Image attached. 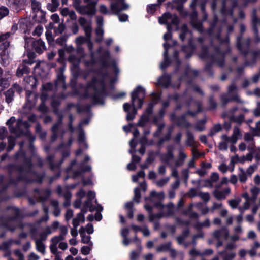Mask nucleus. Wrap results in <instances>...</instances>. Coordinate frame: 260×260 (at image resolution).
Returning <instances> with one entry per match:
<instances>
[{"label":"nucleus","instance_id":"nucleus-64","mask_svg":"<svg viewBox=\"0 0 260 260\" xmlns=\"http://www.w3.org/2000/svg\"><path fill=\"white\" fill-rule=\"evenodd\" d=\"M13 244V240L3 242L0 246V249L2 250H9L10 247Z\"/></svg>","mask_w":260,"mask_h":260},{"label":"nucleus","instance_id":"nucleus-2","mask_svg":"<svg viewBox=\"0 0 260 260\" xmlns=\"http://www.w3.org/2000/svg\"><path fill=\"white\" fill-rule=\"evenodd\" d=\"M237 5L236 0L223 1L221 14L225 19L222 22L221 27L217 28L216 26L218 22V18L216 15H214L213 22L211 24L210 29L207 31L208 34L213 38L211 45L209 48L202 47V52L199 54L202 59L211 61L220 67L223 66L225 53L230 51L229 38L226 37L224 40H222L221 38V33L225 27L226 28L228 34L233 31V26L228 25L227 21L231 20L234 23L237 22V19L234 18L233 15V8Z\"/></svg>","mask_w":260,"mask_h":260},{"label":"nucleus","instance_id":"nucleus-12","mask_svg":"<svg viewBox=\"0 0 260 260\" xmlns=\"http://www.w3.org/2000/svg\"><path fill=\"white\" fill-rule=\"evenodd\" d=\"M60 102L59 100L53 99L51 103V106L53 108V112L59 116L58 120L57 123L54 124L52 127V135L51 138L52 142H54L56 140L58 136V132L60 129L62 123L63 117L61 116H59L58 114V110L57 109L58 107L60 105Z\"/></svg>","mask_w":260,"mask_h":260},{"label":"nucleus","instance_id":"nucleus-16","mask_svg":"<svg viewBox=\"0 0 260 260\" xmlns=\"http://www.w3.org/2000/svg\"><path fill=\"white\" fill-rule=\"evenodd\" d=\"M158 21L160 24H166L167 29L169 30L172 29V26L173 25L178 26L179 23V19L176 15H173L170 13H166L159 18Z\"/></svg>","mask_w":260,"mask_h":260},{"label":"nucleus","instance_id":"nucleus-50","mask_svg":"<svg viewBox=\"0 0 260 260\" xmlns=\"http://www.w3.org/2000/svg\"><path fill=\"white\" fill-rule=\"evenodd\" d=\"M29 72V69L25 65L20 66L17 71L16 75L18 77H21L25 74H27Z\"/></svg>","mask_w":260,"mask_h":260},{"label":"nucleus","instance_id":"nucleus-47","mask_svg":"<svg viewBox=\"0 0 260 260\" xmlns=\"http://www.w3.org/2000/svg\"><path fill=\"white\" fill-rule=\"evenodd\" d=\"M52 231L51 229V228L50 226H47L46 227L43 231L41 232L39 235L40 238L38 240H41V241H43L44 240H45L47 237V236L52 234Z\"/></svg>","mask_w":260,"mask_h":260},{"label":"nucleus","instance_id":"nucleus-8","mask_svg":"<svg viewBox=\"0 0 260 260\" xmlns=\"http://www.w3.org/2000/svg\"><path fill=\"white\" fill-rule=\"evenodd\" d=\"M72 142L73 140L72 138H71L69 140V144L68 146L63 143L61 144L59 146L58 150L61 152L63 158L59 161V162L58 164L53 163V160L54 158L53 155H49L47 156V160L49 162L51 170H54L55 169H58V168H59L60 166L63 161V158L66 157H68L70 155L69 147L71 146V145L72 144Z\"/></svg>","mask_w":260,"mask_h":260},{"label":"nucleus","instance_id":"nucleus-38","mask_svg":"<svg viewBox=\"0 0 260 260\" xmlns=\"http://www.w3.org/2000/svg\"><path fill=\"white\" fill-rule=\"evenodd\" d=\"M64 240V239L59 235L53 237L51 239V243L49 246L50 250L53 251L58 250L57 245H59V243Z\"/></svg>","mask_w":260,"mask_h":260},{"label":"nucleus","instance_id":"nucleus-18","mask_svg":"<svg viewBox=\"0 0 260 260\" xmlns=\"http://www.w3.org/2000/svg\"><path fill=\"white\" fill-rule=\"evenodd\" d=\"M8 211L13 216L8 218L6 221H4L3 224L10 230L13 231L15 229L16 226L11 227V224H14L16 222L19 215V210L16 207H11L8 209Z\"/></svg>","mask_w":260,"mask_h":260},{"label":"nucleus","instance_id":"nucleus-33","mask_svg":"<svg viewBox=\"0 0 260 260\" xmlns=\"http://www.w3.org/2000/svg\"><path fill=\"white\" fill-rule=\"evenodd\" d=\"M7 5L14 12H18L22 9V3L20 0H7Z\"/></svg>","mask_w":260,"mask_h":260},{"label":"nucleus","instance_id":"nucleus-45","mask_svg":"<svg viewBox=\"0 0 260 260\" xmlns=\"http://www.w3.org/2000/svg\"><path fill=\"white\" fill-rule=\"evenodd\" d=\"M187 139L186 140V145L187 146L194 147L196 146L193 134L189 131L186 132Z\"/></svg>","mask_w":260,"mask_h":260},{"label":"nucleus","instance_id":"nucleus-57","mask_svg":"<svg viewBox=\"0 0 260 260\" xmlns=\"http://www.w3.org/2000/svg\"><path fill=\"white\" fill-rule=\"evenodd\" d=\"M171 242L162 244L156 248V251L157 252H165L169 251L171 248Z\"/></svg>","mask_w":260,"mask_h":260},{"label":"nucleus","instance_id":"nucleus-30","mask_svg":"<svg viewBox=\"0 0 260 260\" xmlns=\"http://www.w3.org/2000/svg\"><path fill=\"white\" fill-rule=\"evenodd\" d=\"M216 188L213 192V196L218 200L225 199L226 196L231 193V188L229 187H226L222 190H220Z\"/></svg>","mask_w":260,"mask_h":260},{"label":"nucleus","instance_id":"nucleus-10","mask_svg":"<svg viewBox=\"0 0 260 260\" xmlns=\"http://www.w3.org/2000/svg\"><path fill=\"white\" fill-rule=\"evenodd\" d=\"M89 121L90 118H86L81 121L78 125V130L79 134L78 137V141L79 145V148L76 152V156H79L82 153V148H88V145L86 142L85 132L82 129V127L84 125H88L89 123Z\"/></svg>","mask_w":260,"mask_h":260},{"label":"nucleus","instance_id":"nucleus-61","mask_svg":"<svg viewBox=\"0 0 260 260\" xmlns=\"http://www.w3.org/2000/svg\"><path fill=\"white\" fill-rule=\"evenodd\" d=\"M240 202L241 199L239 197L236 198L234 199H232L228 201L229 205L233 209L236 208Z\"/></svg>","mask_w":260,"mask_h":260},{"label":"nucleus","instance_id":"nucleus-25","mask_svg":"<svg viewBox=\"0 0 260 260\" xmlns=\"http://www.w3.org/2000/svg\"><path fill=\"white\" fill-rule=\"evenodd\" d=\"M22 90V88L18 84H14L11 88H10L5 93L6 96V102L8 104L11 103L13 100L15 92L16 91L20 93Z\"/></svg>","mask_w":260,"mask_h":260},{"label":"nucleus","instance_id":"nucleus-23","mask_svg":"<svg viewBox=\"0 0 260 260\" xmlns=\"http://www.w3.org/2000/svg\"><path fill=\"white\" fill-rule=\"evenodd\" d=\"M115 1V3H112L110 5L111 10L114 13L117 14L121 11L128 9L129 5L125 3L124 0Z\"/></svg>","mask_w":260,"mask_h":260},{"label":"nucleus","instance_id":"nucleus-40","mask_svg":"<svg viewBox=\"0 0 260 260\" xmlns=\"http://www.w3.org/2000/svg\"><path fill=\"white\" fill-rule=\"evenodd\" d=\"M171 76L168 74H164L158 80L157 84L164 87H167L170 83Z\"/></svg>","mask_w":260,"mask_h":260},{"label":"nucleus","instance_id":"nucleus-28","mask_svg":"<svg viewBox=\"0 0 260 260\" xmlns=\"http://www.w3.org/2000/svg\"><path fill=\"white\" fill-rule=\"evenodd\" d=\"M259 19L256 16V10L255 9L253 10L252 15V24L253 30L254 31L255 35L254 38V41L255 43L260 42V37L258 35V29L256 25L258 24Z\"/></svg>","mask_w":260,"mask_h":260},{"label":"nucleus","instance_id":"nucleus-55","mask_svg":"<svg viewBox=\"0 0 260 260\" xmlns=\"http://www.w3.org/2000/svg\"><path fill=\"white\" fill-rule=\"evenodd\" d=\"M240 172L238 174L239 181L242 183H245L247 179V174L245 170L242 168L239 169Z\"/></svg>","mask_w":260,"mask_h":260},{"label":"nucleus","instance_id":"nucleus-22","mask_svg":"<svg viewBox=\"0 0 260 260\" xmlns=\"http://www.w3.org/2000/svg\"><path fill=\"white\" fill-rule=\"evenodd\" d=\"M250 43V39L248 38L246 40L242 42V36H239L237 39V47L240 52L244 55L247 54L249 45Z\"/></svg>","mask_w":260,"mask_h":260},{"label":"nucleus","instance_id":"nucleus-13","mask_svg":"<svg viewBox=\"0 0 260 260\" xmlns=\"http://www.w3.org/2000/svg\"><path fill=\"white\" fill-rule=\"evenodd\" d=\"M25 48L30 50L32 48L36 52L40 54L46 49L45 43L40 39L35 41L31 37H25Z\"/></svg>","mask_w":260,"mask_h":260},{"label":"nucleus","instance_id":"nucleus-62","mask_svg":"<svg viewBox=\"0 0 260 260\" xmlns=\"http://www.w3.org/2000/svg\"><path fill=\"white\" fill-rule=\"evenodd\" d=\"M254 202L251 200H246L242 206L239 207V210L241 213H243L246 210L248 209L251 203Z\"/></svg>","mask_w":260,"mask_h":260},{"label":"nucleus","instance_id":"nucleus-58","mask_svg":"<svg viewBox=\"0 0 260 260\" xmlns=\"http://www.w3.org/2000/svg\"><path fill=\"white\" fill-rule=\"evenodd\" d=\"M210 221L209 219H207L203 222H197L196 223L194 227L197 229L199 230V229H200L202 228H204V227L208 228L210 226Z\"/></svg>","mask_w":260,"mask_h":260},{"label":"nucleus","instance_id":"nucleus-60","mask_svg":"<svg viewBox=\"0 0 260 260\" xmlns=\"http://www.w3.org/2000/svg\"><path fill=\"white\" fill-rule=\"evenodd\" d=\"M245 161V157L243 156L242 157H239L238 155H235L234 156L231 157L230 160V165H235V164L240 162H243Z\"/></svg>","mask_w":260,"mask_h":260},{"label":"nucleus","instance_id":"nucleus-54","mask_svg":"<svg viewBox=\"0 0 260 260\" xmlns=\"http://www.w3.org/2000/svg\"><path fill=\"white\" fill-rule=\"evenodd\" d=\"M172 129V127H170L168 131V133L164 137L159 139L157 143L158 146H160L165 141H168L170 139Z\"/></svg>","mask_w":260,"mask_h":260},{"label":"nucleus","instance_id":"nucleus-59","mask_svg":"<svg viewBox=\"0 0 260 260\" xmlns=\"http://www.w3.org/2000/svg\"><path fill=\"white\" fill-rule=\"evenodd\" d=\"M8 146L7 147V151H11L15 145L16 139L13 136H9L8 137Z\"/></svg>","mask_w":260,"mask_h":260},{"label":"nucleus","instance_id":"nucleus-34","mask_svg":"<svg viewBox=\"0 0 260 260\" xmlns=\"http://www.w3.org/2000/svg\"><path fill=\"white\" fill-rule=\"evenodd\" d=\"M192 39L189 38L188 46L182 47V51L186 54V58L190 57L193 53L195 46L192 44Z\"/></svg>","mask_w":260,"mask_h":260},{"label":"nucleus","instance_id":"nucleus-1","mask_svg":"<svg viewBox=\"0 0 260 260\" xmlns=\"http://www.w3.org/2000/svg\"><path fill=\"white\" fill-rule=\"evenodd\" d=\"M78 22L87 36L86 42L90 54V60H85L84 64L87 68L100 67L98 71H85L84 73L83 77L84 79H87L88 74H92V80L86 86L81 85L79 92L83 97L90 98L95 104L103 105L104 103V98L107 95L105 83L109 82L112 84L116 80L115 78H111L108 73L104 72L108 70L112 69L117 74L119 70L115 61H110V53L108 50L103 51V47H100L97 52L93 51V44L91 41L92 31L91 20L80 17L78 19Z\"/></svg>","mask_w":260,"mask_h":260},{"label":"nucleus","instance_id":"nucleus-11","mask_svg":"<svg viewBox=\"0 0 260 260\" xmlns=\"http://www.w3.org/2000/svg\"><path fill=\"white\" fill-rule=\"evenodd\" d=\"M187 105L190 107H192L193 105H194V106L197 108V111L194 112L189 111L187 112V113L182 115L178 119L177 121V125L179 126L185 128H188L190 126V124L185 119L186 115L188 114L193 117L197 113L200 112L202 110L201 104L199 102L193 101L192 100H191L188 103H187Z\"/></svg>","mask_w":260,"mask_h":260},{"label":"nucleus","instance_id":"nucleus-14","mask_svg":"<svg viewBox=\"0 0 260 260\" xmlns=\"http://www.w3.org/2000/svg\"><path fill=\"white\" fill-rule=\"evenodd\" d=\"M99 0H84L86 5H82L77 8V11L82 15L93 16L96 13V6Z\"/></svg>","mask_w":260,"mask_h":260},{"label":"nucleus","instance_id":"nucleus-20","mask_svg":"<svg viewBox=\"0 0 260 260\" xmlns=\"http://www.w3.org/2000/svg\"><path fill=\"white\" fill-rule=\"evenodd\" d=\"M158 156L161 162L167 164L169 167H171L174 164L172 162L174 158L173 147L172 146H168L166 153H160L158 151Z\"/></svg>","mask_w":260,"mask_h":260},{"label":"nucleus","instance_id":"nucleus-19","mask_svg":"<svg viewBox=\"0 0 260 260\" xmlns=\"http://www.w3.org/2000/svg\"><path fill=\"white\" fill-rule=\"evenodd\" d=\"M28 127L29 124L27 121H23L22 119H18L16 126L13 128H10V132L18 137L27 132Z\"/></svg>","mask_w":260,"mask_h":260},{"label":"nucleus","instance_id":"nucleus-9","mask_svg":"<svg viewBox=\"0 0 260 260\" xmlns=\"http://www.w3.org/2000/svg\"><path fill=\"white\" fill-rule=\"evenodd\" d=\"M241 136L240 129L235 127L231 136L224 134L221 136V141L219 143V149L220 150H226L228 148L229 143L236 144L239 138Z\"/></svg>","mask_w":260,"mask_h":260},{"label":"nucleus","instance_id":"nucleus-21","mask_svg":"<svg viewBox=\"0 0 260 260\" xmlns=\"http://www.w3.org/2000/svg\"><path fill=\"white\" fill-rule=\"evenodd\" d=\"M155 103L153 102H150L146 109L144 113L141 116L139 121V125L142 127L145 126L146 124L148 122L150 119V115L153 113V108L154 107Z\"/></svg>","mask_w":260,"mask_h":260},{"label":"nucleus","instance_id":"nucleus-36","mask_svg":"<svg viewBox=\"0 0 260 260\" xmlns=\"http://www.w3.org/2000/svg\"><path fill=\"white\" fill-rule=\"evenodd\" d=\"M60 70V73L57 75L55 84L57 87H61L63 89H64L66 88L64 76L62 73V72L64 70V68L61 67Z\"/></svg>","mask_w":260,"mask_h":260},{"label":"nucleus","instance_id":"nucleus-26","mask_svg":"<svg viewBox=\"0 0 260 260\" xmlns=\"http://www.w3.org/2000/svg\"><path fill=\"white\" fill-rule=\"evenodd\" d=\"M35 198L38 201L44 202L48 199L51 194V191L49 189H36L34 191Z\"/></svg>","mask_w":260,"mask_h":260},{"label":"nucleus","instance_id":"nucleus-56","mask_svg":"<svg viewBox=\"0 0 260 260\" xmlns=\"http://www.w3.org/2000/svg\"><path fill=\"white\" fill-rule=\"evenodd\" d=\"M59 2L58 0H51V2L48 4L47 8L49 10L54 12L57 10Z\"/></svg>","mask_w":260,"mask_h":260},{"label":"nucleus","instance_id":"nucleus-43","mask_svg":"<svg viewBox=\"0 0 260 260\" xmlns=\"http://www.w3.org/2000/svg\"><path fill=\"white\" fill-rule=\"evenodd\" d=\"M193 204H191L188 207L183 211V214L188 216L190 218L192 219H198L199 215L194 212L192 211Z\"/></svg>","mask_w":260,"mask_h":260},{"label":"nucleus","instance_id":"nucleus-4","mask_svg":"<svg viewBox=\"0 0 260 260\" xmlns=\"http://www.w3.org/2000/svg\"><path fill=\"white\" fill-rule=\"evenodd\" d=\"M15 156L17 159H22L23 160L22 166L18 169V181L26 182L35 181L41 183L44 175H38L36 172L32 171L31 160L26 158L25 152L20 150Z\"/></svg>","mask_w":260,"mask_h":260},{"label":"nucleus","instance_id":"nucleus-53","mask_svg":"<svg viewBox=\"0 0 260 260\" xmlns=\"http://www.w3.org/2000/svg\"><path fill=\"white\" fill-rule=\"evenodd\" d=\"M35 243L37 250L43 254H44L45 252V247L42 241L40 240H36Z\"/></svg>","mask_w":260,"mask_h":260},{"label":"nucleus","instance_id":"nucleus-15","mask_svg":"<svg viewBox=\"0 0 260 260\" xmlns=\"http://www.w3.org/2000/svg\"><path fill=\"white\" fill-rule=\"evenodd\" d=\"M237 91V86L234 83H232L229 86L228 94H224L221 96V100L222 102V104L224 105L230 101H235L238 103H242Z\"/></svg>","mask_w":260,"mask_h":260},{"label":"nucleus","instance_id":"nucleus-29","mask_svg":"<svg viewBox=\"0 0 260 260\" xmlns=\"http://www.w3.org/2000/svg\"><path fill=\"white\" fill-rule=\"evenodd\" d=\"M68 60L72 64V66L71 67L72 71L73 72L75 71V75L77 76L79 70L78 66L81 59L77 57L75 55L71 54L68 57Z\"/></svg>","mask_w":260,"mask_h":260},{"label":"nucleus","instance_id":"nucleus-48","mask_svg":"<svg viewBox=\"0 0 260 260\" xmlns=\"http://www.w3.org/2000/svg\"><path fill=\"white\" fill-rule=\"evenodd\" d=\"M59 203L57 200H52L51 201V205L53 208V214L55 217H58L60 215V210L58 206Z\"/></svg>","mask_w":260,"mask_h":260},{"label":"nucleus","instance_id":"nucleus-27","mask_svg":"<svg viewBox=\"0 0 260 260\" xmlns=\"http://www.w3.org/2000/svg\"><path fill=\"white\" fill-rule=\"evenodd\" d=\"M57 193L59 195H62L64 197L66 201L64 202V206H68L70 205V199L72 197V194L69 190L68 188L63 187L59 186L57 188Z\"/></svg>","mask_w":260,"mask_h":260},{"label":"nucleus","instance_id":"nucleus-39","mask_svg":"<svg viewBox=\"0 0 260 260\" xmlns=\"http://www.w3.org/2000/svg\"><path fill=\"white\" fill-rule=\"evenodd\" d=\"M197 17V12H193L190 16L191 17V24L192 26L196 29L198 31L202 32L203 30V28L202 23L197 22L194 19Z\"/></svg>","mask_w":260,"mask_h":260},{"label":"nucleus","instance_id":"nucleus-17","mask_svg":"<svg viewBox=\"0 0 260 260\" xmlns=\"http://www.w3.org/2000/svg\"><path fill=\"white\" fill-rule=\"evenodd\" d=\"M212 236L213 238L217 240L216 247L219 248L223 244V240L228 239L229 236V230L227 228L223 226L221 228L214 231Z\"/></svg>","mask_w":260,"mask_h":260},{"label":"nucleus","instance_id":"nucleus-51","mask_svg":"<svg viewBox=\"0 0 260 260\" xmlns=\"http://www.w3.org/2000/svg\"><path fill=\"white\" fill-rule=\"evenodd\" d=\"M198 74V72L197 70H192L190 69V68H188L186 69V73L184 76L182 77L180 80L181 81H186V78H188V76H197Z\"/></svg>","mask_w":260,"mask_h":260},{"label":"nucleus","instance_id":"nucleus-46","mask_svg":"<svg viewBox=\"0 0 260 260\" xmlns=\"http://www.w3.org/2000/svg\"><path fill=\"white\" fill-rule=\"evenodd\" d=\"M219 254L221 255L223 260H232L236 256V253L234 252H227L226 250L219 252Z\"/></svg>","mask_w":260,"mask_h":260},{"label":"nucleus","instance_id":"nucleus-41","mask_svg":"<svg viewBox=\"0 0 260 260\" xmlns=\"http://www.w3.org/2000/svg\"><path fill=\"white\" fill-rule=\"evenodd\" d=\"M79 233L81 237L82 242L85 244H88L89 246L92 247L93 246V243L90 241L91 237L89 235L85 234L84 228L83 227L80 228Z\"/></svg>","mask_w":260,"mask_h":260},{"label":"nucleus","instance_id":"nucleus-7","mask_svg":"<svg viewBox=\"0 0 260 260\" xmlns=\"http://www.w3.org/2000/svg\"><path fill=\"white\" fill-rule=\"evenodd\" d=\"M89 160L90 157L88 155L85 156L84 160L79 164L77 162L76 160H73L71 161L70 165L67 168V173L69 175L72 174L74 178L81 176L82 173L91 170V167L85 165V162Z\"/></svg>","mask_w":260,"mask_h":260},{"label":"nucleus","instance_id":"nucleus-37","mask_svg":"<svg viewBox=\"0 0 260 260\" xmlns=\"http://www.w3.org/2000/svg\"><path fill=\"white\" fill-rule=\"evenodd\" d=\"M187 158V155L184 151L180 149L179 150L178 157L174 162L175 167H180L183 165L185 159Z\"/></svg>","mask_w":260,"mask_h":260},{"label":"nucleus","instance_id":"nucleus-3","mask_svg":"<svg viewBox=\"0 0 260 260\" xmlns=\"http://www.w3.org/2000/svg\"><path fill=\"white\" fill-rule=\"evenodd\" d=\"M165 198V194L163 192L157 193L155 191L151 192V200L157 199L159 202L155 203L153 207L146 205L144 206L145 209L149 212V220L154 222L156 219H159L164 216L172 215L174 213L175 207L172 203L164 206L161 203Z\"/></svg>","mask_w":260,"mask_h":260},{"label":"nucleus","instance_id":"nucleus-35","mask_svg":"<svg viewBox=\"0 0 260 260\" xmlns=\"http://www.w3.org/2000/svg\"><path fill=\"white\" fill-rule=\"evenodd\" d=\"M78 199L75 200L74 203V206L76 208H79L81 207L82 204V198L85 197L87 198L88 193L86 194V192L83 190L80 189L79 192H78L76 194ZM87 199H86V200Z\"/></svg>","mask_w":260,"mask_h":260},{"label":"nucleus","instance_id":"nucleus-6","mask_svg":"<svg viewBox=\"0 0 260 260\" xmlns=\"http://www.w3.org/2000/svg\"><path fill=\"white\" fill-rule=\"evenodd\" d=\"M95 197V192L92 191H89L88 192L87 200L85 201L81 212L73 219L72 224L73 226L78 228L80 223L84 222V214L87 212L88 209L91 212L94 211L95 209L99 211L103 210V207L101 205L97 204L96 200L94 201V204H93V200L94 199Z\"/></svg>","mask_w":260,"mask_h":260},{"label":"nucleus","instance_id":"nucleus-42","mask_svg":"<svg viewBox=\"0 0 260 260\" xmlns=\"http://www.w3.org/2000/svg\"><path fill=\"white\" fill-rule=\"evenodd\" d=\"M191 34L189 31L186 25L184 24L180 28V33L179 34L180 39L183 41L187 37H191Z\"/></svg>","mask_w":260,"mask_h":260},{"label":"nucleus","instance_id":"nucleus-49","mask_svg":"<svg viewBox=\"0 0 260 260\" xmlns=\"http://www.w3.org/2000/svg\"><path fill=\"white\" fill-rule=\"evenodd\" d=\"M134 138L130 141L129 145L131 147V149L129 150V153H132L133 152V150L132 149H135L136 147V143L135 142V138H137L139 135V131L138 129H135L133 133Z\"/></svg>","mask_w":260,"mask_h":260},{"label":"nucleus","instance_id":"nucleus-44","mask_svg":"<svg viewBox=\"0 0 260 260\" xmlns=\"http://www.w3.org/2000/svg\"><path fill=\"white\" fill-rule=\"evenodd\" d=\"M48 27L50 29H54V33L56 35L62 34L65 29V26L62 23L59 24L57 27H56L53 26V24L52 23H50L48 26Z\"/></svg>","mask_w":260,"mask_h":260},{"label":"nucleus","instance_id":"nucleus-32","mask_svg":"<svg viewBox=\"0 0 260 260\" xmlns=\"http://www.w3.org/2000/svg\"><path fill=\"white\" fill-rule=\"evenodd\" d=\"M187 99V94L185 92L183 95H180L178 94H175L173 96L171 95H169L168 99L167 101H164L162 102V108L165 109L169 106V101L170 100L173 99L175 101H184L186 100Z\"/></svg>","mask_w":260,"mask_h":260},{"label":"nucleus","instance_id":"nucleus-52","mask_svg":"<svg viewBox=\"0 0 260 260\" xmlns=\"http://www.w3.org/2000/svg\"><path fill=\"white\" fill-rule=\"evenodd\" d=\"M9 62L8 52H1L0 53V63L4 66H6L9 63Z\"/></svg>","mask_w":260,"mask_h":260},{"label":"nucleus","instance_id":"nucleus-24","mask_svg":"<svg viewBox=\"0 0 260 260\" xmlns=\"http://www.w3.org/2000/svg\"><path fill=\"white\" fill-rule=\"evenodd\" d=\"M237 110L238 108L237 107H234L229 110L227 113L223 114V116H227L231 121H233L240 124L243 122L244 116L243 114H240L238 116H235L234 114Z\"/></svg>","mask_w":260,"mask_h":260},{"label":"nucleus","instance_id":"nucleus-5","mask_svg":"<svg viewBox=\"0 0 260 260\" xmlns=\"http://www.w3.org/2000/svg\"><path fill=\"white\" fill-rule=\"evenodd\" d=\"M145 89L142 86H138L131 93V102L133 109L132 112L129 110L131 105L126 103L123 105V109L127 112L126 119L128 121L132 120L135 117L137 113V108H141L144 104V99L145 97Z\"/></svg>","mask_w":260,"mask_h":260},{"label":"nucleus","instance_id":"nucleus-63","mask_svg":"<svg viewBox=\"0 0 260 260\" xmlns=\"http://www.w3.org/2000/svg\"><path fill=\"white\" fill-rule=\"evenodd\" d=\"M206 119H203L198 121L195 126V129L199 131H202L205 129Z\"/></svg>","mask_w":260,"mask_h":260},{"label":"nucleus","instance_id":"nucleus-31","mask_svg":"<svg viewBox=\"0 0 260 260\" xmlns=\"http://www.w3.org/2000/svg\"><path fill=\"white\" fill-rule=\"evenodd\" d=\"M163 46L165 51L163 54L164 60L160 64V68L161 70H164L170 64V60L168 58V49L170 46L167 43H164Z\"/></svg>","mask_w":260,"mask_h":260}]
</instances>
